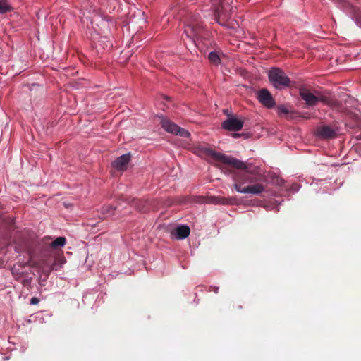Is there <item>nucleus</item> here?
Returning <instances> with one entry per match:
<instances>
[{
	"label": "nucleus",
	"mask_w": 361,
	"mask_h": 361,
	"mask_svg": "<svg viewBox=\"0 0 361 361\" xmlns=\"http://www.w3.org/2000/svg\"><path fill=\"white\" fill-rule=\"evenodd\" d=\"M269 79L273 86L277 89L289 87L291 82L284 71L279 68H272L269 70Z\"/></svg>",
	"instance_id": "4"
},
{
	"label": "nucleus",
	"mask_w": 361,
	"mask_h": 361,
	"mask_svg": "<svg viewBox=\"0 0 361 361\" xmlns=\"http://www.w3.org/2000/svg\"><path fill=\"white\" fill-rule=\"evenodd\" d=\"M130 157L129 154H123L118 157L114 162L113 166L118 170H124L127 164L130 161Z\"/></svg>",
	"instance_id": "12"
},
{
	"label": "nucleus",
	"mask_w": 361,
	"mask_h": 361,
	"mask_svg": "<svg viewBox=\"0 0 361 361\" xmlns=\"http://www.w3.org/2000/svg\"><path fill=\"white\" fill-rule=\"evenodd\" d=\"M208 59L210 61L211 63L214 64H219L220 63V58L218 56V54L215 52H210L208 56Z\"/></svg>",
	"instance_id": "18"
},
{
	"label": "nucleus",
	"mask_w": 361,
	"mask_h": 361,
	"mask_svg": "<svg viewBox=\"0 0 361 361\" xmlns=\"http://www.w3.org/2000/svg\"><path fill=\"white\" fill-rule=\"evenodd\" d=\"M158 118L160 120L159 123L161 127L168 133L183 137L190 136V134L188 130L178 126L171 121L161 116H159Z\"/></svg>",
	"instance_id": "5"
},
{
	"label": "nucleus",
	"mask_w": 361,
	"mask_h": 361,
	"mask_svg": "<svg viewBox=\"0 0 361 361\" xmlns=\"http://www.w3.org/2000/svg\"><path fill=\"white\" fill-rule=\"evenodd\" d=\"M300 96L307 106H315L319 102L317 96L312 94L308 89L301 87L299 90Z\"/></svg>",
	"instance_id": "8"
},
{
	"label": "nucleus",
	"mask_w": 361,
	"mask_h": 361,
	"mask_svg": "<svg viewBox=\"0 0 361 361\" xmlns=\"http://www.w3.org/2000/svg\"><path fill=\"white\" fill-rule=\"evenodd\" d=\"M317 134L324 139L333 138L336 136L335 130L329 126H323L317 129Z\"/></svg>",
	"instance_id": "11"
},
{
	"label": "nucleus",
	"mask_w": 361,
	"mask_h": 361,
	"mask_svg": "<svg viewBox=\"0 0 361 361\" xmlns=\"http://www.w3.org/2000/svg\"><path fill=\"white\" fill-rule=\"evenodd\" d=\"M66 243L65 237H58L49 243V247L54 250L63 247Z\"/></svg>",
	"instance_id": "15"
},
{
	"label": "nucleus",
	"mask_w": 361,
	"mask_h": 361,
	"mask_svg": "<svg viewBox=\"0 0 361 361\" xmlns=\"http://www.w3.org/2000/svg\"><path fill=\"white\" fill-rule=\"evenodd\" d=\"M222 204H232L233 203L232 202V200L231 199L229 201L228 200H224L222 202Z\"/></svg>",
	"instance_id": "22"
},
{
	"label": "nucleus",
	"mask_w": 361,
	"mask_h": 361,
	"mask_svg": "<svg viewBox=\"0 0 361 361\" xmlns=\"http://www.w3.org/2000/svg\"><path fill=\"white\" fill-rule=\"evenodd\" d=\"M240 136V135L239 133H235L233 134V137H235V138L238 137Z\"/></svg>",
	"instance_id": "23"
},
{
	"label": "nucleus",
	"mask_w": 361,
	"mask_h": 361,
	"mask_svg": "<svg viewBox=\"0 0 361 361\" xmlns=\"http://www.w3.org/2000/svg\"><path fill=\"white\" fill-rule=\"evenodd\" d=\"M317 97L319 99V102H322L325 104H326L328 102L326 97L324 95L319 94V96H317Z\"/></svg>",
	"instance_id": "19"
},
{
	"label": "nucleus",
	"mask_w": 361,
	"mask_h": 361,
	"mask_svg": "<svg viewBox=\"0 0 361 361\" xmlns=\"http://www.w3.org/2000/svg\"><path fill=\"white\" fill-rule=\"evenodd\" d=\"M133 205L140 212H146L149 209V202L143 200H134Z\"/></svg>",
	"instance_id": "14"
},
{
	"label": "nucleus",
	"mask_w": 361,
	"mask_h": 361,
	"mask_svg": "<svg viewBox=\"0 0 361 361\" xmlns=\"http://www.w3.org/2000/svg\"><path fill=\"white\" fill-rule=\"evenodd\" d=\"M12 9L13 8L8 0H0V14H5L11 11Z\"/></svg>",
	"instance_id": "16"
},
{
	"label": "nucleus",
	"mask_w": 361,
	"mask_h": 361,
	"mask_svg": "<svg viewBox=\"0 0 361 361\" xmlns=\"http://www.w3.org/2000/svg\"><path fill=\"white\" fill-rule=\"evenodd\" d=\"M233 188L237 192L244 194L259 195L264 190V186L257 183L245 187H240V185H233Z\"/></svg>",
	"instance_id": "6"
},
{
	"label": "nucleus",
	"mask_w": 361,
	"mask_h": 361,
	"mask_svg": "<svg viewBox=\"0 0 361 361\" xmlns=\"http://www.w3.org/2000/svg\"><path fill=\"white\" fill-rule=\"evenodd\" d=\"M207 155L214 161L218 162L217 166L225 173H232L229 166L242 170L234 175L233 180L235 183L233 185L239 184L240 187H243L245 184L255 183L263 180L264 177L259 169L257 166L247 165L245 162L236 158L212 149L207 150Z\"/></svg>",
	"instance_id": "1"
},
{
	"label": "nucleus",
	"mask_w": 361,
	"mask_h": 361,
	"mask_svg": "<svg viewBox=\"0 0 361 361\" xmlns=\"http://www.w3.org/2000/svg\"><path fill=\"white\" fill-rule=\"evenodd\" d=\"M281 111L283 112V113H286V114L288 113V111L286 109H284V108L281 109Z\"/></svg>",
	"instance_id": "24"
},
{
	"label": "nucleus",
	"mask_w": 361,
	"mask_h": 361,
	"mask_svg": "<svg viewBox=\"0 0 361 361\" xmlns=\"http://www.w3.org/2000/svg\"><path fill=\"white\" fill-rule=\"evenodd\" d=\"M214 11L215 19L218 23L225 25L233 12L231 0H210Z\"/></svg>",
	"instance_id": "3"
},
{
	"label": "nucleus",
	"mask_w": 361,
	"mask_h": 361,
	"mask_svg": "<svg viewBox=\"0 0 361 361\" xmlns=\"http://www.w3.org/2000/svg\"><path fill=\"white\" fill-rule=\"evenodd\" d=\"M204 32L203 23L197 14L190 13L186 19L185 30L182 35L184 40V35L195 44L200 39Z\"/></svg>",
	"instance_id": "2"
},
{
	"label": "nucleus",
	"mask_w": 361,
	"mask_h": 361,
	"mask_svg": "<svg viewBox=\"0 0 361 361\" xmlns=\"http://www.w3.org/2000/svg\"><path fill=\"white\" fill-rule=\"evenodd\" d=\"M39 302V300L37 298L33 297L30 299L31 305H37Z\"/></svg>",
	"instance_id": "20"
},
{
	"label": "nucleus",
	"mask_w": 361,
	"mask_h": 361,
	"mask_svg": "<svg viewBox=\"0 0 361 361\" xmlns=\"http://www.w3.org/2000/svg\"><path fill=\"white\" fill-rule=\"evenodd\" d=\"M259 101L265 106L272 108L275 105V102L271 93L266 89H262L259 91L258 97Z\"/></svg>",
	"instance_id": "9"
},
{
	"label": "nucleus",
	"mask_w": 361,
	"mask_h": 361,
	"mask_svg": "<svg viewBox=\"0 0 361 361\" xmlns=\"http://www.w3.org/2000/svg\"><path fill=\"white\" fill-rule=\"evenodd\" d=\"M116 210V207L113 205L108 204L104 205L102 207L101 212L103 214L106 216H111L114 214V211Z\"/></svg>",
	"instance_id": "17"
},
{
	"label": "nucleus",
	"mask_w": 361,
	"mask_h": 361,
	"mask_svg": "<svg viewBox=\"0 0 361 361\" xmlns=\"http://www.w3.org/2000/svg\"><path fill=\"white\" fill-rule=\"evenodd\" d=\"M243 126V121L236 117L228 118L222 123V127L230 131H238Z\"/></svg>",
	"instance_id": "7"
},
{
	"label": "nucleus",
	"mask_w": 361,
	"mask_h": 361,
	"mask_svg": "<svg viewBox=\"0 0 361 361\" xmlns=\"http://www.w3.org/2000/svg\"><path fill=\"white\" fill-rule=\"evenodd\" d=\"M66 262V258L62 254L55 257L54 262L48 267L47 275L53 270H56L58 267H61Z\"/></svg>",
	"instance_id": "13"
},
{
	"label": "nucleus",
	"mask_w": 361,
	"mask_h": 361,
	"mask_svg": "<svg viewBox=\"0 0 361 361\" xmlns=\"http://www.w3.org/2000/svg\"><path fill=\"white\" fill-rule=\"evenodd\" d=\"M209 290L210 291H213L215 293H217L218 291H219V287H216V286H210L209 288Z\"/></svg>",
	"instance_id": "21"
},
{
	"label": "nucleus",
	"mask_w": 361,
	"mask_h": 361,
	"mask_svg": "<svg viewBox=\"0 0 361 361\" xmlns=\"http://www.w3.org/2000/svg\"><path fill=\"white\" fill-rule=\"evenodd\" d=\"M190 233V229L188 226L182 225L178 226L171 232L173 238L181 240L186 238Z\"/></svg>",
	"instance_id": "10"
}]
</instances>
